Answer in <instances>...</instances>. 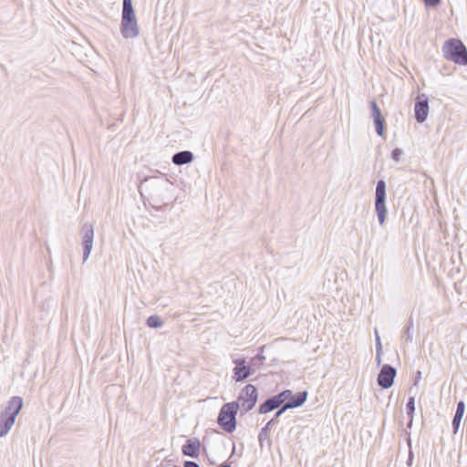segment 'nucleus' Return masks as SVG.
Returning <instances> with one entry per match:
<instances>
[{
    "instance_id": "obj_24",
    "label": "nucleus",
    "mask_w": 467,
    "mask_h": 467,
    "mask_svg": "<svg viewBox=\"0 0 467 467\" xmlns=\"http://www.w3.org/2000/svg\"><path fill=\"white\" fill-rule=\"evenodd\" d=\"M401 154H402V150L400 149H395L391 152V157L396 161H399Z\"/></svg>"
},
{
    "instance_id": "obj_22",
    "label": "nucleus",
    "mask_w": 467,
    "mask_h": 467,
    "mask_svg": "<svg viewBox=\"0 0 467 467\" xmlns=\"http://www.w3.org/2000/svg\"><path fill=\"white\" fill-rule=\"evenodd\" d=\"M375 337H376V352H379L380 350H382V344H381L380 337H379V331L377 328L375 329Z\"/></svg>"
},
{
    "instance_id": "obj_31",
    "label": "nucleus",
    "mask_w": 467,
    "mask_h": 467,
    "mask_svg": "<svg viewBox=\"0 0 467 467\" xmlns=\"http://www.w3.org/2000/svg\"><path fill=\"white\" fill-rule=\"evenodd\" d=\"M272 422V420H270L269 422H267V425H266V428H268V426L270 425V423Z\"/></svg>"
},
{
    "instance_id": "obj_12",
    "label": "nucleus",
    "mask_w": 467,
    "mask_h": 467,
    "mask_svg": "<svg viewBox=\"0 0 467 467\" xmlns=\"http://www.w3.org/2000/svg\"><path fill=\"white\" fill-rule=\"evenodd\" d=\"M201 443L198 439H189L182 448L183 455L197 458L199 456Z\"/></svg>"
},
{
    "instance_id": "obj_13",
    "label": "nucleus",
    "mask_w": 467,
    "mask_h": 467,
    "mask_svg": "<svg viewBox=\"0 0 467 467\" xmlns=\"http://www.w3.org/2000/svg\"><path fill=\"white\" fill-rule=\"evenodd\" d=\"M235 367L234 368V379L236 381H241L245 379L250 375V368L246 366L244 359H235L234 360Z\"/></svg>"
},
{
    "instance_id": "obj_1",
    "label": "nucleus",
    "mask_w": 467,
    "mask_h": 467,
    "mask_svg": "<svg viewBox=\"0 0 467 467\" xmlns=\"http://www.w3.org/2000/svg\"><path fill=\"white\" fill-rule=\"evenodd\" d=\"M23 408V399L12 397L0 412V438L5 437L16 422V416Z\"/></svg>"
},
{
    "instance_id": "obj_17",
    "label": "nucleus",
    "mask_w": 467,
    "mask_h": 467,
    "mask_svg": "<svg viewBox=\"0 0 467 467\" xmlns=\"http://www.w3.org/2000/svg\"><path fill=\"white\" fill-rule=\"evenodd\" d=\"M146 323L148 327L153 328H159L163 325V322L161 321L160 317L156 315L149 317Z\"/></svg>"
},
{
    "instance_id": "obj_19",
    "label": "nucleus",
    "mask_w": 467,
    "mask_h": 467,
    "mask_svg": "<svg viewBox=\"0 0 467 467\" xmlns=\"http://www.w3.org/2000/svg\"><path fill=\"white\" fill-rule=\"evenodd\" d=\"M371 109H372V117L374 120L382 119L380 109L378 107L377 103L375 101H371L370 103Z\"/></svg>"
},
{
    "instance_id": "obj_6",
    "label": "nucleus",
    "mask_w": 467,
    "mask_h": 467,
    "mask_svg": "<svg viewBox=\"0 0 467 467\" xmlns=\"http://www.w3.org/2000/svg\"><path fill=\"white\" fill-rule=\"evenodd\" d=\"M82 246H83V262L88 261L92 248L94 240V228L91 223H84L80 230Z\"/></svg>"
},
{
    "instance_id": "obj_4",
    "label": "nucleus",
    "mask_w": 467,
    "mask_h": 467,
    "mask_svg": "<svg viewBox=\"0 0 467 467\" xmlns=\"http://www.w3.org/2000/svg\"><path fill=\"white\" fill-rule=\"evenodd\" d=\"M386 200V183L383 180H379L376 186L375 208L379 223L382 225L386 221L387 207Z\"/></svg>"
},
{
    "instance_id": "obj_30",
    "label": "nucleus",
    "mask_w": 467,
    "mask_h": 467,
    "mask_svg": "<svg viewBox=\"0 0 467 467\" xmlns=\"http://www.w3.org/2000/svg\"><path fill=\"white\" fill-rule=\"evenodd\" d=\"M220 467H231V466H230V465H228V464H223V465H221Z\"/></svg>"
},
{
    "instance_id": "obj_14",
    "label": "nucleus",
    "mask_w": 467,
    "mask_h": 467,
    "mask_svg": "<svg viewBox=\"0 0 467 467\" xmlns=\"http://www.w3.org/2000/svg\"><path fill=\"white\" fill-rule=\"evenodd\" d=\"M170 181L164 176H154V177H148L145 178L142 184H147L150 187L156 188V189H165L167 190V186L170 184Z\"/></svg>"
},
{
    "instance_id": "obj_28",
    "label": "nucleus",
    "mask_w": 467,
    "mask_h": 467,
    "mask_svg": "<svg viewBox=\"0 0 467 467\" xmlns=\"http://www.w3.org/2000/svg\"><path fill=\"white\" fill-rule=\"evenodd\" d=\"M258 442L260 447H263V429L258 433Z\"/></svg>"
},
{
    "instance_id": "obj_11",
    "label": "nucleus",
    "mask_w": 467,
    "mask_h": 467,
    "mask_svg": "<svg viewBox=\"0 0 467 467\" xmlns=\"http://www.w3.org/2000/svg\"><path fill=\"white\" fill-rule=\"evenodd\" d=\"M289 396H291V390L287 389L265 400V413L272 411L273 410L278 408L281 404L285 403V401L286 400V397Z\"/></svg>"
},
{
    "instance_id": "obj_23",
    "label": "nucleus",
    "mask_w": 467,
    "mask_h": 467,
    "mask_svg": "<svg viewBox=\"0 0 467 467\" xmlns=\"http://www.w3.org/2000/svg\"><path fill=\"white\" fill-rule=\"evenodd\" d=\"M412 327H413V325H412V323L410 322V323L409 324V326L406 327V330H405L406 338H407V340H408V341H410V342H411V341H412V338H413V337H412V332H411Z\"/></svg>"
},
{
    "instance_id": "obj_10",
    "label": "nucleus",
    "mask_w": 467,
    "mask_h": 467,
    "mask_svg": "<svg viewBox=\"0 0 467 467\" xmlns=\"http://www.w3.org/2000/svg\"><path fill=\"white\" fill-rule=\"evenodd\" d=\"M429 109L428 99L422 94L419 97V101L416 102L414 108L415 119L419 123H422L427 119Z\"/></svg>"
},
{
    "instance_id": "obj_16",
    "label": "nucleus",
    "mask_w": 467,
    "mask_h": 467,
    "mask_svg": "<svg viewBox=\"0 0 467 467\" xmlns=\"http://www.w3.org/2000/svg\"><path fill=\"white\" fill-rule=\"evenodd\" d=\"M464 410H465V404H464V402L463 401H459L458 404H457V409H456L455 415H454L453 420H452V427H453V430H454V433H456L458 431V430H459V427H460L462 416L464 414Z\"/></svg>"
},
{
    "instance_id": "obj_25",
    "label": "nucleus",
    "mask_w": 467,
    "mask_h": 467,
    "mask_svg": "<svg viewBox=\"0 0 467 467\" xmlns=\"http://www.w3.org/2000/svg\"><path fill=\"white\" fill-rule=\"evenodd\" d=\"M428 6H436L440 4L441 0H423Z\"/></svg>"
},
{
    "instance_id": "obj_3",
    "label": "nucleus",
    "mask_w": 467,
    "mask_h": 467,
    "mask_svg": "<svg viewBox=\"0 0 467 467\" xmlns=\"http://www.w3.org/2000/svg\"><path fill=\"white\" fill-rule=\"evenodd\" d=\"M239 409L237 402H228L220 410L217 422L226 432L232 433L236 428V414Z\"/></svg>"
},
{
    "instance_id": "obj_8",
    "label": "nucleus",
    "mask_w": 467,
    "mask_h": 467,
    "mask_svg": "<svg viewBox=\"0 0 467 467\" xmlns=\"http://www.w3.org/2000/svg\"><path fill=\"white\" fill-rule=\"evenodd\" d=\"M397 371L390 365H384L378 376V384L383 389H389L393 385Z\"/></svg>"
},
{
    "instance_id": "obj_15",
    "label": "nucleus",
    "mask_w": 467,
    "mask_h": 467,
    "mask_svg": "<svg viewBox=\"0 0 467 467\" xmlns=\"http://www.w3.org/2000/svg\"><path fill=\"white\" fill-rule=\"evenodd\" d=\"M194 159L193 153L190 150H182L173 154L171 161L177 166L191 163Z\"/></svg>"
},
{
    "instance_id": "obj_26",
    "label": "nucleus",
    "mask_w": 467,
    "mask_h": 467,
    "mask_svg": "<svg viewBox=\"0 0 467 467\" xmlns=\"http://www.w3.org/2000/svg\"><path fill=\"white\" fill-rule=\"evenodd\" d=\"M183 466L184 467H200V465L197 462H192V461H186L184 462Z\"/></svg>"
},
{
    "instance_id": "obj_20",
    "label": "nucleus",
    "mask_w": 467,
    "mask_h": 467,
    "mask_svg": "<svg viewBox=\"0 0 467 467\" xmlns=\"http://www.w3.org/2000/svg\"><path fill=\"white\" fill-rule=\"evenodd\" d=\"M132 0H123L122 14H133Z\"/></svg>"
},
{
    "instance_id": "obj_29",
    "label": "nucleus",
    "mask_w": 467,
    "mask_h": 467,
    "mask_svg": "<svg viewBox=\"0 0 467 467\" xmlns=\"http://www.w3.org/2000/svg\"><path fill=\"white\" fill-rule=\"evenodd\" d=\"M263 411H264V409H263V403H261V404H259V406H258V412H259L260 414H263Z\"/></svg>"
},
{
    "instance_id": "obj_2",
    "label": "nucleus",
    "mask_w": 467,
    "mask_h": 467,
    "mask_svg": "<svg viewBox=\"0 0 467 467\" xmlns=\"http://www.w3.org/2000/svg\"><path fill=\"white\" fill-rule=\"evenodd\" d=\"M442 53L447 60L459 65H467V48L463 43L456 38H451L442 46Z\"/></svg>"
},
{
    "instance_id": "obj_7",
    "label": "nucleus",
    "mask_w": 467,
    "mask_h": 467,
    "mask_svg": "<svg viewBox=\"0 0 467 467\" xmlns=\"http://www.w3.org/2000/svg\"><path fill=\"white\" fill-rule=\"evenodd\" d=\"M256 400V388L251 384L246 385L239 397V402L241 403V407L244 410H250L255 405Z\"/></svg>"
},
{
    "instance_id": "obj_27",
    "label": "nucleus",
    "mask_w": 467,
    "mask_h": 467,
    "mask_svg": "<svg viewBox=\"0 0 467 467\" xmlns=\"http://www.w3.org/2000/svg\"><path fill=\"white\" fill-rule=\"evenodd\" d=\"M376 353H377V356H376L377 364L379 366L381 364L382 350H380L379 352H376Z\"/></svg>"
},
{
    "instance_id": "obj_5",
    "label": "nucleus",
    "mask_w": 467,
    "mask_h": 467,
    "mask_svg": "<svg viewBox=\"0 0 467 467\" xmlns=\"http://www.w3.org/2000/svg\"><path fill=\"white\" fill-rule=\"evenodd\" d=\"M120 32L124 38H135L139 36L140 29L135 13L121 15Z\"/></svg>"
},
{
    "instance_id": "obj_21",
    "label": "nucleus",
    "mask_w": 467,
    "mask_h": 467,
    "mask_svg": "<svg viewBox=\"0 0 467 467\" xmlns=\"http://www.w3.org/2000/svg\"><path fill=\"white\" fill-rule=\"evenodd\" d=\"M375 126H376V132L379 136H383V130H384V119H378L374 120Z\"/></svg>"
},
{
    "instance_id": "obj_9",
    "label": "nucleus",
    "mask_w": 467,
    "mask_h": 467,
    "mask_svg": "<svg viewBox=\"0 0 467 467\" xmlns=\"http://www.w3.org/2000/svg\"><path fill=\"white\" fill-rule=\"evenodd\" d=\"M306 398H307L306 391L298 392L296 395L293 394V392L291 391V396L286 397V400L285 401V403L276 412L275 416L276 417L280 416L287 409H292V408H296V407L301 406L306 400Z\"/></svg>"
},
{
    "instance_id": "obj_18",
    "label": "nucleus",
    "mask_w": 467,
    "mask_h": 467,
    "mask_svg": "<svg viewBox=\"0 0 467 467\" xmlns=\"http://www.w3.org/2000/svg\"><path fill=\"white\" fill-rule=\"evenodd\" d=\"M415 410V400L414 398L411 397L409 399V401L407 403V413L410 417V422L408 424V427L410 428L412 424V414Z\"/></svg>"
}]
</instances>
